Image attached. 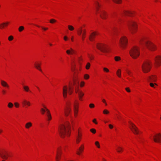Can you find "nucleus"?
<instances>
[{
	"label": "nucleus",
	"mask_w": 161,
	"mask_h": 161,
	"mask_svg": "<svg viewBox=\"0 0 161 161\" xmlns=\"http://www.w3.org/2000/svg\"><path fill=\"white\" fill-rule=\"evenodd\" d=\"M90 131L93 134H95L96 132V130L93 128L91 129Z\"/></svg>",
	"instance_id": "de8ad7c7"
},
{
	"label": "nucleus",
	"mask_w": 161,
	"mask_h": 161,
	"mask_svg": "<svg viewBox=\"0 0 161 161\" xmlns=\"http://www.w3.org/2000/svg\"><path fill=\"white\" fill-rule=\"evenodd\" d=\"M95 144L97 147L98 148H99L100 147L99 143L98 142H95Z\"/></svg>",
	"instance_id": "c03bdc74"
},
{
	"label": "nucleus",
	"mask_w": 161,
	"mask_h": 161,
	"mask_svg": "<svg viewBox=\"0 0 161 161\" xmlns=\"http://www.w3.org/2000/svg\"><path fill=\"white\" fill-rule=\"evenodd\" d=\"M70 128V123L68 122L62 125L59 130L60 136L62 138L69 136L71 132Z\"/></svg>",
	"instance_id": "f257e3e1"
},
{
	"label": "nucleus",
	"mask_w": 161,
	"mask_h": 161,
	"mask_svg": "<svg viewBox=\"0 0 161 161\" xmlns=\"http://www.w3.org/2000/svg\"><path fill=\"white\" fill-rule=\"evenodd\" d=\"M130 128L133 133L135 134H138L139 133V131L137 127L134 124L131 122H130Z\"/></svg>",
	"instance_id": "1a4fd4ad"
},
{
	"label": "nucleus",
	"mask_w": 161,
	"mask_h": 161,
	"mask_svg": "<svg viewBox=\"0 0 161 161\" xmlns=\"http://www.w3.org/2000/svg\"><path fill=\"white\" fill-rule=\"evenodd\" d=\"M1 85L3 87H6L7 88H8L9 86L7 83L5 81L3 80L1 81Z\"/></svg>",
	"instance_id": "412c9836"
},
{
	"label": "nucleus",
	"mask_w": 161,
	"mask_h": 161,
	"mask_svg": "<svg viewBox=\"0 0 161 161\" xmlns=\"http://www.w3.org/2000/svg\"><path fill=\"white\" fill-rule=\"evenodd\" d=\"M23 88L24 90L26 92H31V91L29 89V87L28 86H23Z\"/></svg>",
	"instance_id": "393cba45"
},
{
	"label": "nucleus",
	"mask_w": 161,
	"mask_h": 161,
	"mask_svg": "<svg viewBox=\"0 0 161 161\" xmlns=\"http://www.w3.org/2000/svg\"><path fill=\"white\" fill-rule=\"evenodd\" d=\"M14 104L15 107L16 108H18L19 106V104L17 103H15Z\"/></svg>",
	"instance_id": "864d4df0"
},
{
	"label": "nucleus",
	"mask_w": 161,
	"mask_h": 161,
	"mask_svg": "<svg viewBox=\"0 0 161 161\" xmlns=\"http://www.w3.org/2000/svg\"><path fill=\"white\" fill-rule=\"evenodd\" d=\"M124 13L125 15L128 16H130L132 14L131 12L129 11H125Z\"/></svg>",
	"instance_id": "e433bc0d"
},
{
	"label": "nucleus",
	"mask_w": 161,
	"mask_h": 161,
	"mask_svg": "<svg viewBox=\"0 0 161 161\" xmlns=\"http://www.w3.org/2000/svg\"><path fill=\"white\" fill-rule=\"evenodd\" d=\"M85 83L84 81H82L81 82L80 84V86L81 87H83Z\"/></svg>",
	"instance_id": "13d9d810"
},
{
	"label": "nucleus",
	"mask_w": 161,
	"mask_h": 161,
	"mask_svg": "<svg viewBox=\"0 0 161 161\" xmlns=\"http://www.w3.org/2000/svg\"><path fill=\"white\" fill-rule=\"evenodd\" d=\"M154 141L157 142H161V135L160 134H157L153 137Z\"/></svg>",
	"instance_id": "f8f14e48"
},
{
	"label": "nucleus",
	"mask_w": 161,
	"mask_h": 161,
	"mask_svg": "<svg viewBox=\"0 0 161 161\" xmlns=\"http://www.w3.org/2000/svg\"><path fill=\"white\" fill-rule=\"evenodd\" d=\"M127 43V39L125 36H123L120 39V46L124 48L126 46Z\"/></svg>",
	"instance_id": "9d476101"
},
{
	"label": "nucleus",
	"mask_w": 161,
	"mask_h": 161,
	"mask_svg": "<svg viewBox=\"0 0 161 161\" xmlns=\"http://www.w3.org/2000/svg\"><path fill=\"white\" fill-rule=\"evenodd\" d=\"M32 126V124L31 122L27 123L25 125V127L26 129H28Z\"/></svg>",
	"instance_id": "b1692460"
},
{
	"label": "nucleus",
	"mask_w": 161,
	"mask_h": 161,
	"mask_svg": "<svg viewBox=\"0 0 161 161\" xmlns=\"http://www.w3.org/2000/svg\"><path fill=\"white\" fill-rule=\"evenodd\" d=\"M93 122H94V123H95V124H97V122H96V119H94L93 121H92Z\"/></svg>",
	"instance_id": "680f3d73"
},
{
	"label": "nucleus",
	"mask_w": 161,
	"mask_h": 161,
	"mask_svg": "<svg viewBox=\"0 0 161 161\" xmlns=\"http://www.w3.org/2000/svg\"><path fill=\"white\" fill-rule=\"evenodd\" d=\"M97 34V33L96 32H93L91 33L89 36V39L90 40L92 41L94 40L95 36Z\"/></svg>",
	"instance_id": "a211bd4d"
},
{
	"label": "nucleus",
	"mask_w": 161,
	"mask_h": 161,
	"mask_svg": "<svg viewBox=\"0 0 161 161\" xmlns=\"http://www.w3.org/2000/svg\"><path fill=\"white\" fill-rule=\"evenodd\" d=\"M63 93L64 97L65 98H66L68 93V87L66 86H64Z\"/></svg>",
	"instance_id": "4468645a"
},
{
	"label": "nucleus",
	"mask_w": 161,
	"mask_h": 161,
	"mask_svg": "<svg viewBox=\"0 0 161 161\" xmlns=\"http://www.w3.org/2000/svg\"><path fill=\"white\" fill-rule=\"evenodd\" d=\"M130 56L134 59L136 58L139 55L140 53L138 47H132L130 52Z\"/></svg>",
	"instance_id": "423d86ee"
},
{
	"label": "nucleus",
	"mask_w": 161,
	"mask_h": 161,
	"mask_svg": "<svg viewBox=\"0 0 161 161\" xmlns=\"http://www.w3.org/2000/svg\"><path fill=\"white\" fill-rule=\"evenodd\" d=\"M80 139H81V135H80L79 134L78 136L77 137L76 139V142L77 143H78L80 142Z\"/></svg>",
	"instance_id": "473e14b6"
},
{
	"label": "nucleus",
	"mask_w": 161,
	"mask_h": 161,
	"mask_svg": "<svg viewBox=\"0 0 161 161\" xmlns=\"http://www.w3.org/2000/svg\"><path fill=\"white\" fill-rule=\"evenodd\" d=\"M71 41H73V36H72L71 38Z\"/></svg>",
	"instance_id": "774afa93"
},
{
	"label": "nucleus",
	"mask_w": 161,
	"mask_h": 161,
	"mask_svg": "<svg viewBox=\"0 0 161 161\" xmlns=\"http://www.w3.org/2000/svg\"><path fill=\"white\" fill-rule=\"evenodd\" d=\"M84 149V147L83 146H82V147H80L79 148V150L81 152L83 151Z\"/></svg>",
	"instance_id": "603ef678"
},
{
	"label": "nucleus",
	"mask_w": 161,
	"mask_h": 161,
	"mask_svg": "<svg viewBox=\"0 0 161 161\" xmlns=\"http://www.w3.org/2000/svg\"><path fill=\"white\" fill-rule=\"evenodd\" d=\"M144 43L147 48L149 50L151 51H154L156 50V46L151 42L145 41Z\"/></svg>",
	"instance_id": "0eeeda50"
},
{
	"label": "nucleus",
	"mask_w": 161,
	"mask_h": 161,
	"mask_svg": "<svg viewBox=\"0 0 161 161\" xmlns=\"http://www.w3.org/2000/svg\"><path fill=\"white\" fill-rule=\"evenodd\" d=\"M60 158V156H57L56 158L57 161H59V159Z\"/></svg>",
	"instance_id": "4d7b16f0"
},
{
	"label": "nucleus",
	"mask_w": 161,
	"mask_h": 161,
	"mask_svg": "<svg viewBox=\"0 0 161 161\" xmlns=\"http://www.w3.org/2000/svg\"><path fill=\"white\" fill-rule=\"evenodd\" d=\"M22 103L24 105H27L28 106H30L31 105V103L29 101H27L26 100H24L22 102Z\"/></svg>",
	"instance_id": "a878e982"
},
{
	"label": "nucleus",
	"mask_w": 161,
	"mask_h": 161,
	"mask_svg": "<svg viewBox=\"0 0 161 161\" xmlns=\"http://www.w3.org/2000/svg\"><path fill=\"white\" fill-rule=\"evenodd\" d=\"M116 150L117 151L118 153H120L121 151H122L123 150V148L122 147H118L117 149H116Z\"/></svg>",
	"instance_id": "c85d7f7f"
},
{
	"label": "nucleus",
	"mask_w": 161,
	"mask_h": 161,
	"mask_svg": "<svg viewBox=\"0 0 161 161\" xmlns=\"http://www.w3.org/2000/svg\"><path fill=\"white\" fill-rule=\"evenodd\" d=\"M62 153L61 150L60 148L58 147L57 149V156H61Z\"/></svg>",
	"instance_id": "bb28decb"
},
{
	"label": "nucleus",
	"mask_w": 161,
	"mask_h": 161,
	"mask_svg": "<svg viewBox=\"0 0 161 161\" xmlns=\"http://www.w3.org/2000/svg\"><path fill=\"white\" fill-rule=\"evenodd\" d=\"M8 108H11L13 106V104L12 103L10 102L8 103Z\"/></svg>",
	"instance_id": "c9c22d12"
},
{
	"label": "nucleus",
	"mask_w": 161,
	"mask_h": 161,
	"mask_svg": "<svg viewBox=\"0 0 161 161\" xmlns=\"http://www.w3.org/2000/svg\"><path fill=\"white\" fill-rule=\"evenodd\" d=\"M155 64L156 66H159L161 64V56H158L155 59Z\"/></svg>",
	"instance_id": "ddd939ff"
},
{
	"label": "nucleus",
	"mask_w": 161,
	"mask_h": 161,
	"mask_svg": "<svg viewBox=\"0 0 161 161\" xmlns=\"http://www.w3.org/2000/svg\"><path fill=\"white\" fill-rule=\"evenodd\" d=\"M127 74H128V75H129L131 76H132V73L129 70H127Z\"/></svg>",
	"instance_id": "a18cd8bd"
},
{
	"label": "nucleus",
	"mask_w": 161,
	"mask_h": 161,
	"mask_svg": "<svg viewBox=\"0 0 161 161\" xmlns=\"http://www.w3.org/2000/svg\"><path fill=\"white\" fill-rule=\"evenodd\" d=\"M154 84L156 85H157V84L156 83H155L154 84L152 83H150V86L152 87H153V88H155V86H154Z\"/></svg>",
	"instance_id": "09e8293b"
},
{
	"label": "nucleus",
	"mask_w": 161,
	"mask_h": 161,
	"mask_svg": "<svg viewBox=\"0 0 161 161\" xmlns=\"http://www.w3.org/2000/svg\"><path fill=\"white\" fill-rule=\"evenodd\" d=\"M64 40L65 41H67L68 40V38L66 36H64Z\"/></svg>",
	"instance_id": "052dcab7"
},
{
	"label": "nucleus",
	"mask_w": 161,
	"mask_h": 161,
	"mask_svg": "<svg viewBox=\"0 0 161 161\" xmlns=\"http://www.w3.org/2000/svg\"><path fill=\"white\" fill-rule=\"evenodd\" d=\"M8 24V22H4L1 24L0 25V29H3L5 26H6Z\"/></svg>",
	"instance_id": "5701e85b"
},
{
	"label": "nucleus",
	"mask_w": 161,
	"mask_h": 161,
	"mask_svg": "<svg viewBox=\"0 0 161 161\" xmlns=\"http://www.w3.org/2000/svg\"><path fill=\"white\" fill-rule=\"evenodd\" d=\"M41 27L42 28V29H43V30H44V31H46L48 29V28H45V27Z\"/></svg>",
	"instance_id": "0e129e2a"
},
{
	"label": "nucleus",
	"mask_w": 161,
	"mask_h": 161,
	"mask_svg": "<svg viewBox=\"0 0 161 161\" xmlns=\"http://www.w3.org/2000/svg\"><path fill=\"white\" fill-rule=\"evenodd\" d=\"M127 25L131 33L134 34L136 31L137 28L135 22L132 20L128 22Z\"/></svg>",
	"instance_id": "39448f33"
},
{
	"label": "nucleus",
	"mask_w": 161,
	"mask_h": 161,
	"mask_svg": "<svg viewBox=\"0 0 161 161\" xmlns=\"http://www.w3.org/2000/svg\"><path fill=\"white\" fill-rule=\"evenodd\" d=\"M86 31L85 30L83 31V33L82 35V39L83 41H84L86 35Z\"/></svg>",
	"instance_id": "cd10ccee"
},
{
	"label": "nucleus",
	"mask_w": 161,
	"mask_h": 161,
	"mask_svg": "<svg viewBox=\"0 0 161 161\" xmlns=\"http://www.w3.org/2000/svg\"><path fill=\"white\" fill-rule=\"evenodd\" d=\"M157 77L155 75H152L148 77V81L149 82H156L157 80Z\"/></svg>",
	"instance_id": "2eb2a0df"
},
{
	"label": "nucleus",
	"mask_w": 161,
	"mask_h": 161,
	"mask_svg": "<svg viewBox=\"0 0 161 161\" xmlns=\"http://www.w3.org/2000/svg\"><path fill=\"white\" fill-rule=\"evenodd\" d=\"M77 31L78 32V34L79 35H81V34H82V32L81 27H80V29H78Z\"/></svg>",
	"instance_id": "2f4dec72"
},
{
	"label": "nucleus",
	"mask_w": 161,
	"mask_h": 161,
	"mask_svg": "<svg viewBox=\"0 0 161 161\" xmlns=\"http://www.w3.org/2000/svg\"><path fill=\"white\" fill-rule=\"evenodd\" d=\"M103 113L104 114H108L109 113V112L108 110L107 109H104L103 111Z\"/></svg>",
	"instance_id": "ea45409f"
},
{
	"label": "nucleus",
	"mask_w": 161,
	"mask_h": 161,
	"mask_svg": "<svg viewBox=\"0 0 161 161\" xmlns=\"http://www.w3.org/2000/svg\"><path fill=\"white\" fill-rule=\"evenodd\" d=\"M97 48L101 51L106 53L108 52V48L107 46L102 43H97Z\"/></svg>",
	"instance_id": "6e6552de"
},
{
	"label": "nucleus",
	"mask_w": 161,
	"mask_h": 161,
	"mask_svg": "<svg viewBox=\"0 0 161 161\" xmlns=\"http://www.w3.org/2000/svg\"><path fill=\"white\" fill-rule=\"evenodd\" d=\"M125 90L128 92H130V91L129 89V88L128 87H127V88H125Z\"/></svg>",
	"instance_id": "bf43d9fd"
},
{
	"label": "nucleus",
	"mask_w": 161,
	"mask_h": 161,
	"mask_svg": "<svg viewBox=\"0 0 161 161\" xmlns=\"http://www.w3.org/2000/svg\"><path fill=\"white\" fill-rule=\"evenodd\" d=\"M78 103H75L74 104V114L75 116H76L78 112Z\"/></svg>",
	"instance_id": "dca6fc26"
},
{
	"label": "nucleus",
	"mask_w": 161,
	"mask_h": 161,
	"mask_svg": "<svg viewBox=\"0 0 161 161\" xmlns=\"http://www.w3.org/2000/svg\"><path fill=\"white\" fill-rule=\"evenodd\" d=\"M69 93L70 95H71L72 94V93L73 92V88L72 87H69Z\"/></svg>",
	"instance_id": "f704fd0d"
},
{
	"label": "nucleus",
	"mask_w": 161,
	"mask_h": 161,
	"mask_svg": "<svg viewBox=\"0 0 161 161\" xmlns=\"http://www.w3.org/2000/svg\"><path fill=\"white\" fill-rule=\"evenodd\" d=\"M56 21V20L54 19H52L50 20V23L52 24H53L54 22H55Z\"/></svg>",
	"instance_id": "49530a36"
},
{
	"label": "nucleus",
	"mask_w": 161,
	"mask_h": 161,
	"mask_svg": "<svg viewBox=\"0 0 161 161\" xmlns=\"http://www.w3.org/2000/svg\"><path fill=\"white\" fill-rule=\"evenodd\" d=\"M118 77H121V70L120 69H119L117 71L116 73Z\"/></svg>",
	"instance_id": "c756f323"
},
{
	"label": "nucleus",
	"mask_w": 161,
	"mask_h": 161,
	"mask_svg": "<svg viewBox=\"0 0 161 161\" xmlns=\"http://www.w3.org/2000/svg\"><path fill=\"white\" fill-rule=\"evenodd\" d=\"M78 77L75 75L74 79L73 80V85L74 86L75 91L76 93H77L79 95L80 100H81L82 97L84 95V93L79 89V81H77Z\"/></svg>",
	"instance_id": "f03ea898"
},
{
	"label": "nucleus",
	"mask_w": 161,
	"mask_h": 161,
	"mask_svg": "<svg viewBox=\"0 0 161 161\" xmlns=\"http://www.w3.org/2000/svg\"><path fill=\"white\" fill-rule=\"evenodd\" d=\"M24 29V27L23 26H20L19 28V32L22 31Z\"/></svg>",
	"instance_id": "37998d69"
},
{
	"label": "nucleus",
	"mask_w": 161,
	"mask_h": 161,
	"mask_svg": "<svg viewBox=\"0 0 161 161\" xmlns=\"http://www.w3.org/2000/svg\"><path fill=\"white\" fill-rule=\"evenodd\" d=\"M103 69V70L104 71L106 72H108L109 71V70L107 68H104Z\"/></svg>",
	"instance_id": "6e6d98bb"
},
{
	"label": "nucleus",
	"mask_w": 161,
	"mask_h": 161,
	"mask_svg": "<svg viewBox=\"0 0 161 161\" xmlns=\"http://www.w3.org/2000/svg\"><path fill=\"white\" fill-rule=\"evenodd\" d=\"M120 59V58L119 57L116 56L114 57V59L116 61H119Z\"/></svg>",
	"instance_id": "4c0bfd02"
},
{
	"label": "nucleus",
	"mask_w": 161,
	"mask_h": 161,
	"mask_svg": "<svg viewBox=\"0 0 161 161\" xmlns=\"http://www.w3.org/2000/svg\"><path fill=\"white\" fill-rule=\"evenodd\" d=\"M68 28L69 29L70 31H73L74 29V27L72 25H68Z\"/></svg>",
	"instance_id": "72a5a7b5"
},
{
	"label": "nucleus",
	"mask_w": 161,
	"mask_h": 161,
	"mask_svg": "<svg viewBox=\"0 0 161 161\" xmlns=\"http://www.w3.org/2000/svg\"><path fill=\"white\" fill-rule=\"evenodd\" d=\"M109 128L111 129H112L113 128V126L111 124L109 125Z\"/></svg>",
	"instance_id": "e2e57ef3"
},
{
	"label": "nucleus",
	"mask_w": 161,
	"mask_h": 161,
	"mask_svg": "<svg viewBox=\"0 0 161 161\" xmlns=\"http://www.w3.org/2000/svg\"><path fill=\"white\" fill-rule=\"evenodd\" d=\"M90 66V63H87L86 65V68L87 69H89Z\"/></svg>",
	"instance_id": "79ce46f5"
},
{
	"label": "nucleus",
	"mask_w": 161,
	"mask_h": 161,
	"mask_svg": "<svg viewBox=\"0 0 161 161\" xmlns=\"http://www.w3.org/2000/svg\"><path fill=\"white\" fill-rule=\"evenodd\" d=\"M102 101L104 103H106V101L105 99H103Z\"/></svg>",
	"instance_id": "69168bd1"
},
{
	"label": "nucleus",
	"mask_w": 161,
	"mask_h": 161,
	"mask_svg": "<svg viewBox=\"0 0 161 161\" xmlns=\"http://www.w3.org/2000/svg\"><path fill=\"white\" fill-rule=\"evenodd\" d=\"M44 108H45L46 110L47 114V116L48 120H50L51 119V116L50 114V111L45 107H44Z\"/></svg>",
	"instance_id": "6ab92c4d"
},
{
	"label": "nucleus",
	"mask_w": 161,
	"mask_h": 161,
	"mask_svg": "<svg viewBox=\"0 0 161 161\" xmlns=\"http://www.w3.org/2000/svg\"><path fill=\"white\" fill-rule=\"evenodd\" d=\"M68 54H73L75 53V51L71 48H70V49L66 51Z\"/></svg>",
	"instance_id": "aec40b11"
},
{
	"label": "nucleus",
	"mask_w": 161,
	"mask_h": 161,
	"mask_svg": "<svg viewBox=\"0 0 161 161\" xmlns=\"http://www.w3.org/2000/svg\"><path fill=\"white\" fill-rule=\"evenodd\" d=\"M64 113L65 116H68L70 113L71 111V109L70 107V104L68 103L67 107L64 110Z\"/></svg>",
	"instance_id": "9b49d317"
},
{
	"label": "nucleus",
	"mask_w": 161,
	"mask_h": 161,
	"mask_svg": "<svg viewBox=\"0 0 161 161\" xmlns=\"http://www.w3.org/2000/svg\"><path fill=\"white\" fill-rule=\"evenodd\" d=\"M2 92H3V94H4L5 93V91H4V90H3L2 91Z\"/></svg>",
	"instance_id": "338daca9"
},
{
	"label": "nucleus",
	"mask_w": 161,
	"mask_h": 161,
	"mask_svg": "<svg viewBox=\"0 0 161 161\" xmlns=\"http://www.w3.org/2000/svg\"><path fill=\"white\" fill-rule=\"evenodd\" d=\"M113 1L115 3H118L119 4L121 3V0H113Z\"/></svg>",
	"instance_id": "a19ab883"
},
{
	"label": "nucleus",
	"mask_w": 161,
	"mask_h": 161,
	"mask_svg": "<svg viewBox=\"0 0 161 161\" xmlns=\"http://www.w3.org/2000/svg\"><path fill=\"white\" fill-rule=\"evenodd\" d=\"M41 112H42V114H44L45 112H46V110L45 108V109H43V108H41Z\"/></svg>",
	"instance_id": "58836bf2"
},
{
	"label": "nucleus",
	"mask_w": 161,
	"mask_h": 161,
	"mask_svg": "<svg viewBox=\"0 0 161 161\" xmlns=\"http://www.w3.org/2000/svg\"><path fill=\"white\" fill-rule=\"evenodd\" d=\"M88 56L90 60H92L94 59V57L93 55L91 54L88 53Z\"/></svg>",
	"instance_id": "7c9ffc66"
},
{
	"label": "nucleus",
	"mask_w": 161,
	"mask_h": 161,
	"mask_svg": "<svg viewBox=\"0 0 161 161\" xmlns=\"http://www.w3.org/2000/svg\"><path fill=\"white\" fill-rule=\"evenodd\" d=\"M94 105L93 103H91L89 105V107L90 108H92L94 107Z\"/></svg>",
	"instance_id": "5fc2aeb1"
},
{
	"label": "nucleus",
	"mask_w": 161,
	"mask_h": 161,
	"mask_svg": "<svg viewBox=\"0 0 161 161\" xmlns=\"http://www.w3.org/2000/svg\"><path fill=\"white\" fill-rule=\"evenodd\" d=\"M9 156V155L6 152H5L4 153H2L1 155V157L3 159H8V157Z\"/></svg>",
	"instance_id": "f3484780"
},
{
	"label": "nucleus",
	"mask_w": 161,
	"mask_h": 161,
	"mask_svg": "<svg viewBox=\"0 0 161 161\" xmlns=\"http://www.w3.org/2000/svg\"><path fill=\"white\" fill-rule=\"evenodd\" d=\"M100 6L97 2H95V7L97 13L100 14V17L103 19H106L107 16V13L101 9L100 8Z\"/></svg>",
	"instance_id": "7ed1b4c3"
},
{
	"label": "nucleus",
	"mask_w": 161,
	"mask_h": 161,
	"mask_svg": "<svg viewBox=\"0 0 161 161\" xmlns=\"http://www.w3.org/2000/svg\"><path fill=\"white\" fill-rule=\"evenodd\" d=\"M84 77L85 79H87L89 78V76L87 74H85L84 75Z\"/></svg>",
	"instance_id": "3c124183"
},
{
	"label": "nucleus",
	"mask_w": 161,
	"mask_h": 161,
	"mask_svg": "<svg viewBox=\"0 0 161 161\" xmlns=\"http://www.w3.org/2000/svg\"><path fill=\"white\" fill-rule=\"evenodd\" d=\"M152 66V64L150 61H146L143 63L142 68L144 73H147L150 71Z\"/></svg>",
	"instance_id": "20e7f679"
},
{
	"label": "nucleus",
	"mask_w": 161,
	"mask_h": 161,
	"mask_svg": "<svg viewBox=\"0 0 161 161\" xmlns=\"http://www.w3.org/2000/svg\"><path fill=\"white\" fill-rule=\"evenodd\" d=\"M35 66L36 69H37L41 72H42V71L41 68V64H39L35 63Z\"/></svg>",
	"instance_id": "4be33fe9"
},
{
	"label": "nucleus",
	"mask_w": 161,
	"mask_h": 161,
	"mask_svg": "<svg viewBox=\"0 0 161 161\" xmlns=\"http://www.w3.org/2000/svg\"><path fill=\"white\" fill-rule=\"evenodd\" d=\"M13 37L12 36H10L8 38V40L9 41H11L13 39Z\"/></svg>",
	"instance_id": "8fccbe9b"
}]
</instances>
